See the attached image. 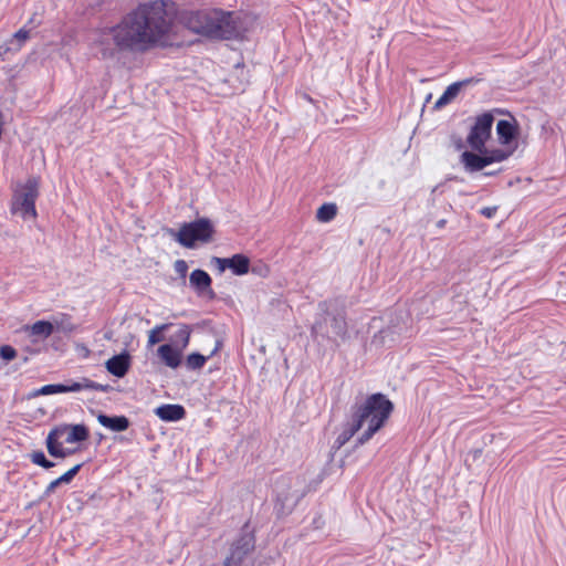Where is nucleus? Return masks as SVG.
I'll return each mask as SVG.
<instances>
[{"mask_svg": "<svg viewBox=\"0 0 566 566\" xmlns=\"http://www.w3.org/2000/svg\"><path fill=\"white\" fill-rule=\"evenodd\" d=\"M69 428H70V424L69 423H61V424H57L55 427H53L50 432L48 433V436H51L54 433H57L59 437H56V442H64L65 438L67 437L69 434Z\"/></svg>", "mask_w": 566, "mask_h": 566, "instance_id": "nucleus-32", "label": "nucleus"}, {"mask_svg": "<svg viewBox=\"0 0 566 566\" xmlns=\"http://www.w3.org/2000/svg\"><path fill=\"white\" fill-rule=\"evenodd\" d=\"M228 269L234 275L241 276L250 272V259L245 254L237 253L228 258Z\"/></svg>", "mask_w": 566, "mask_h": 566, "instance_id": "nucleus-19", "label": "nucleus"}, {"mask_svg": "<svg viewBox=\"0 0 566 566\" xmlns=\"http://www.w3.org/2000/svg\"><path fill=\"white\" fill-rule=\"evenodd\" d=\"M221 347H222V342L221 340H217L213 350L211 352V354L208 357L210 358L213 355H216L220 350Z\"/></svg>", "mask_w": 566, "mask_h": 566, "instance_id": "nucleus-46", "label": "nucleus"}, {"mask_svg": "<svg viewBox=\"0 0 566 566\" xmlns=\"http://www.w3.org/2000/svg\"><path fill=\"white\" fill-rule=\"evenodd\" d=\"M181 22L189 31L209 40H239L245 32L238 13L217 8L186 11Z\"/></svg>", "mask_w": 566, "mask_h": 566, "instance_id": "nucleus-2", "label": "nucleus"}, {"mask_svg": "<svg viewBox=\"0 0 566 566\" xmlns=\"http://www.w3.org/2000/svg\"><path fill=\"white\" fill-rule=\"evenodd\" d=\"M17 357V350L11 345H2L0 347V358L4 361L13 360Z\"/></svg>", "mask_w": 566, "mask_h": 566, "instance_id": "nucleus-35", "label": "nucleus"}, {"mask_svg": "<svg viewBox=\"0 0 566 566\" xmlns=\"http://www.w3.org/2000/svg\"><path fill=\"white\" fill-rule=\"evenodd\" d=\"M29 30H27L25 28H22L20 30H18L13 35H12V39L10 40V43L14 44L17 42V46L14 48V51H19L22 43L29 39Z\"/></svg>", "mask_w": 566, "mask_h": 566, "instance_id": "nucleus-31", "label": "nucleus"}, {"mask_svg": "<svg viewBox=\"0 0 566 566\" xmlns=\"http://www.w3.org/2000/svg\"><path fill=\"white\" fill-rule=\"evenodd\" d=\"M11 44L12 43H10V42L0 43V57L2 60L6 59V56L9 52L14 51V48H12Z\"/></svg>", "mask_w": 566, "mask_h": 566, "instance_id": "nucleus-42", "label": "nucleus"}, {"mask_svg": "<svg viewBox=\"0 0 566 566\" xmlns=\"http://www.w3.org/2000/svg\"><path fill=\"white\" fill-rule=\"evenodd\" d=\"M190 286L199 296H208L209 300L216 298V293L212 290V279L208 272L201 269H196L189 276Z\"/></svg>", "mask_w": 566, "mask_h": 566, "instance_id": "nucleus-9", "label": "nucleus"}, {"mask_svg": "<svg viewBox=\"0 0 566 566\" xmlns=\"http://www.w3.org/2000/svg\"><path fill=\"white\" fill-rule=\"evenodd\" d=\"M157 353L163 361L170 368H177L181 364V349H177L170 344L160 345Z\"/></svg>", "mask_w": 566, "mask_h": 566, "instance_id": "nucleus-18", "label": "nucleus"}, {"mask_svg": "<svg viewBox=\"0 0 566 566\" xmlns=\"http://www.w3.org/2000/svg\"><path fill=\"white\" fill-rule=\"evenodd\" d=\"M132 366V357L128 352L123 350L120 354L114 355L106 363L105 367L109 374L117 378L127 375Z\"/></svg>", "mask_w": 566, "mask_h": 566, "instance_id": "nucleus-11", "label": "nucleus"}, {"mask_svg": "<svg viewBox=\"0 0 566 566\" xmlns=\"http://www.w3.org/2000/svg\"><path fill=\"white\" fill-rule=\"evenodd\" d=\"M360 423H358V421L352 416L350 422L346 424L344 430L335 439L334 448L340 449L355 436L356 432L360 430Z\"/></svg>", "mask_w": 566, "mask_h": 566, "instance_id": "nucleus-20", "label": "nucleus"}, {"mask_svg": "<svg viewBox=\"0 0 566 566\" xmlns=\"http://www.w3.org/2000/svg\"><path fill=\"white\" fill-rule=\"evenodd\" d=\"M321 313L316 316L311 327V336L313 339L319 338L331 342L337 339L345 340L348 338V325L345 306H333L332 302L319 303Z\"/></svg>", "mask_w": 566, "mask_h": 566, "instance_id": "nucleus-4", "label": "nucleus"}, {"mask_svg": "<svg viewBox=\"0 0 566 566\" xmlns=\"http://www.w3.org/2000/svg\"><path fill=\"white\" fill-rule=\"evenodd\" d=\"M175 271L179 274L184 280L187 276L188 264L185 260H177L174 264Z\"/></svg>", "mask_w": 566, "mask_h": 566, "instance_id": "nucleus-37", "label": "nucleus"}, {"mask_svg": "<svg viewBox=\"0 0 566 566\" xmlns=\"http://www.w3.org/2000/svg\"><path fill=\"white\" fill-rule=\"evenodd\" d=\"M56 437L59 436L54 432L51 436H46L45 439L46 450L52 458L65 459L77 451L75 448H64L63 442H56Z\"/></svg>", "mask_w": 566, "mask_h": 566, "instance_id": "nucleus-17", "label": "nucleus"}, {"mask_svg": "<svg viewBox=\"0 0 566 566\" xmlns=\"http://www.w3.org/2000/svg\"><path fill=\"white\" fill-rule=\"evenodd\" d=\"M90 438V430L84 423L70 424L69 434L64 442L66 443H80L84 442Z\"/></svg>", "mask_w": 566, "mask_h": 566, "instance_id": "nucleus-21", "label": "nucleus"}, {"mask_svg": "<svg viewBox=\"0 0 566 566\" xmlns=\"http://www.w3.org/2000/svg\"><path fill=\"white\" fill-rule=\"evenodd\" d=\"M291 476H282L280 480L276 481V503L280 504L282 509H284L286 505L295 506L300 502V500L305 495V492H302L300 494L291 493Z\"/></svg>", "mask_w": 566, "mask_h": 566, "instance_id": "nucleus-10", "label": "nucleus"}, {"mask_svg": "<svg viewBox=\"0 0 566 566\" xmlns=\"http://www.w3.org/2000/svg\"><path fill=\"white\" fill-rule=\"evenodd\" d=\"M480 82V78H475V77H468V78H464L462 81H458L457 84H460V90L463 88V87H467L471 84H475V83H479Z\"/></svg>", "mask_w": 566, "mask_h": 566, "instance_id": "nucleus-45", "label": "nucleus"}, {"mask_svg": "<svg viewBox=\"0 0 566 566\" xmlns=\"http://www.w3.org/2000/svg\"><path fill=\"white\" fill-rule=\"evenodd\" d=\"M61 484H63V483H62V482H60V478H57V479L53 480V481H52V482L46 486V489H45V491H44V495H45V496L51 495V494L55 491V489H56L57 486H60Z\"/></svg>", "mask_w": 566, "mask_h": 566, "instance_id": "nucleus-43", "label": "nucleus"}, {"mask_svg": "<svg viewBox=\"0 0 566 566\" xmlns=\"http://www.w3.org/2000/svg\"><path fill=\"white\" fill-rule=\"evenodd\" d=\"M31 462L35 465H39L45 470L52 469L55 463L46 458L42 450L33 451L29 454Z\"/></svg>", "mask_w": 566, "mask_h": 566, "instance_id": "nucleus-27", "label": "nucleus"}, {"mask_svg": "<svg viewBox=\"0 0 566 566\" xmlns=\"http://www.w3.org/2000/svg\"><path fill=\"white\" fill-rule=\"evenodd\" d=\"M250 272L258 276L266 277L270 274V268L268 264L259 262L253 265L250 264Z\"/></svg>", "mask_w": 566, "mask_h": 566, "instance_id": "nucleus-34", "label": "nucleus"}, {"mask_svg": "<svg viewBox=\"0 0 566 566\" xmlns=\"http://www.w3.org/2000/svg\"><path fill=\"white\" fill-rule=\"evenodd\" d=\"M499 171L500 170H496V171L490 170V171L484 172V176H488V177L495 176Z\"/></svg>", "mask_w": 566, "mask_h": 566, "instance_id": "nucleus-49", "label": "nucleus"}, {"mask_svg": "<svg viewBox=\"0 0 566 566\" xmlns=\"http://www.w3.org/2000/svg\"><path fill=\"white\" fill-rule=\"evenodd\" d=\"M255 542L254 528L250 526V522L244 523L238 537L232 542L222 566H242L244 559L254 552Z\"/></svg>", "mask_w": 566, "mask_h": 566, "instance_id": "nucleus-6", "label": "nucleus"}, {"mask_svg": "<svg viewBox=\"0 0 566 566\" xmlns=\"http://www.w3.org/2000/svg\"><path fill=\"white\" fill-rule=\"evenodd\" d=\"M170 28L165 3L154 1L140 4L118 24L103 29L95 44L103 60H113L122 52H135L158 42Z\"/></svg>", "mask_w": 566, "mask_h": 566, "instance_id": "nucleus-1", "label": "nucleus"}, {"mask_svg": "<svg viewBox=\"0 0 566 566\" xmlns=\"http://www.w3.org/2000/svg\"><path fill=\"white\" fill-rule=\"evenodd\" d=\"M63 394L64 392H77L84 389H91L102 392H109L114 388L106 384H98L96 381L91 380L90 378L82 377L80 381L69 380L66 384H63Z\"/></svg>", "mask_w": 566, "mask_h": 566, "instance_id": "nucleus-14", "label": "nucleus"}, {"mask_svg": "<svg viewBox=\"0 0 566 566\" xmlns=\"http://www.w3.org/2000/svg\"><path fill=\"white\" fill-rule=\"evenodd\" d=\"M39 196L38 182L34 179H28L22 189L14 193L12 210H21L24 219L35 218V201Z\"/></svg>", "mask_w": 566, "mask_h": 566, "instance_id": "nucleus-8", "label": "nucleus"}, {"mask_svg": "<svg viewBox=\"0 0 566 566\" xmlns=\"http://www.w3.org/2000/svg\"><path fill=\"white\" fill-rule=\"evenodd\" d=\"M211 264L216 265L217 270L222 273L228 269V258L212 256Z\"/></svg>", "mask_w": 566, "mask_h": 566, "instance_id": "nucleus-36", "label": "nucleus"}, {"mask_svg": "<svg viewBox=\"0 0 566 566\" xmlns=\"http://www.w3.org/2000/svg\"><path fill=\"white\" fill-rule=\"evenodd\" d=\"M63 384H49L44 385L38 390H35L32 396H44V395H54V394H63Z\"/></svg>", "mask_w": 566, "mask_h": 566, "instance_id": "nucleus-30", "label": "nucleus"}, {"mask_svg": "<svg viewBox=\"0 0 566 566\" xmlns=\"http://www.w3.org/2000/svg\"><path fill=\"white\" fill-rule=\"evenodd\" d=\"M496 134L501 145L512 144L520 134L515 117L511 116V119H500L496 124Z\"/></svg>", "mask_w": 566, "mask_h": 566, "instance_id": "nucleus-12", "label": "nucleus"}, {"mask_svg": "<svg viewBox=\"0 0 566 566\" xmlns=\"http://www.w3.org/2000/svg\"><path fill=\"white\" fill-rule=\"evenodd\" d=\"M460 163L467 172H476L488 166L486 158L483 149L481 150H465L460 155Z\"/></svg>", "mask_w": 566, "mask_h": 566, "instance_id": "nucleus-13", "label": "nucleus"}, {"mask_svg": "<svg viewBox=\"0 0 566 566\" xmlns=\"http://www.w3.org/2000/svg\"><path fill=\"white\" fill-rule=\"evenodd\" d=\"M337 214V206L332 202L323 203L316 211V219L321 222H329Z\"/></svg>", "mask_w": 566, "mask_h": 566, "instance_id": "nucleus-25", "label": "nucleus"}, {"mask_svg": "<svg viewBox=\"0 0 566 566\" xmlns=\"http://www.w3.org/2000/svg\"><path fill=\"white\" fill-rule=\"evenodd\" d=\"M483 151L486 158L488 166L494 163H502L513 154V150H505L502 148L489 149L486 145H484Z\"/></svg>", "mask_w": 566, "mask_h": 566, "instance_id": "nucleus-23", "label": "nucleus"}, {"mask_svg": "<svg viewBox=\"0 0 566 566\" xmlns=\"http://www.w3.org/2000/svg\"><path fill=\"white\" fill-rule=\"evenodd\" d=\"M155 415L163 421H179L186 417V409L181 405L166 403L157 407Z\"/></svg>", "mask_w": 566, "mask_h": 566, "instance_id": "nucleus-16", "label": "nucleus"}, {"mask_svg": "<svg viewBox=\"0 0 566 566\" xmlns=\"http://www.w3.org/2000/svg\"><path fill=\"white\" fill-rule=\"evenodd\" d=\"M479 453H481V450L475 451V455H479Z\"/></svg>", "mask_w": 566, "mask_h": 566, "instance_id": "nucleus-50", "label": "nucleus"}, {"mask_svg": "<svg viewBox=\"0 0 566 566\" xmlns=\"http://www.w3.org/2000/svg\"><path fill=\"white\" fill-rule=\"evenodd\" d=\"M451 102H452V101H451V98H450V97H448V95L443 93V94H442V95L437 99V102L434 103V108H436V109H440V108L444 107L446 105H448V104H449V103H451Z\"/></svg>", "mask_w": 566, "mask_h": 566, "instance_id": "nucleus-41", "label": "nucleus"}, {"mask_svg": "<svg viewBox=\"0 0 566 566\" xmlns=\"http://www.w3.org/2000/svg\"><path fill=\"white\" fill-rule=\"evenodd\" d=\"M446 223H447V220L441 219V220H439V221L437 222V227H438V228H443V227L446 226Z\"/></svg>", "mask_w": 566, "mask_h": 566, "instance_id": "nucleus-47", "label": "nucleus"}, {"mask_svg": "<svg viewBox=\"0 0 566 566\" xmlns=\"http://www.w3.org/2000/svg\"><path fill=\"white\" fill-rule=\"evenodd\" d=\"M175 240L187 249H193L197 242L208 243L216 232L212 221L208 218H198L181 224L178 231L168 230Z\"/></svg>", "mask_w": 566, "mask_h": 566, "instance_id": "nucleus-5", "label": "nucleus"}, {"mask_svg": "<svg viewBox=\"0 0 566 566\" xmlns=\"http://www.w3.org/2000/svg\"><path fill=\"white\" fill-rule=\"evenodd\" d=\"M29 328H30L32 335H38L43 338H48L54 332L53 323L50 321H44V319L36 321Z\"/></svg>", "mask_w": 566, "mask_h": 566, "instance_id": "nucleus-24", "label": "nucleus"}, {"mask_svg": "<svg viewBox=\"0 0 566 566\" xmlns=\"http://www.w3.org/2000/svg\"><path fill=\"white\" fill-rule=\"evenodd\" d=\"M208 358V356H203L200 353H191L186 358V367L189 370H198L205 366Z\"/></svg>", "mask_w": 566, "mask_h": 566, "instance_id": "nucleus-26", "label": "nucleus"}, {"mask_svg": "<svg viewBox=\"0 0 566 566\" xmlns=\"http://www.w3.org/2000/svg\"><path fill=\"white\" fill-rule=\"evenodd\" d=\"M451 102H452V101H451V98H450V97H448V95L443 93V94H442V95L437 99V102L434 103V108H436V109H440V108L444 107L446 105H448V104H449V103H451Z\"/></svg>", "mask_w": 566, "mask_h": 566, "instance_id": "nucleus-39", "label": "nucleus"}, {"mask_svg": "<svg viewBox=\"0 0 566 566\" xmlns=\"http://www.w3.org/2000/svg\"><path fill=\"white\" fill-rule=\"evenodd\" d=\"M97 421L101 426L114 432L125 431L130 426L129 419L124 415L108 416L106 413L99 412L97 415Z\"/></svg>", "mask_w": 566, "mask_h": 566, "instance_id": "nucleus-15", "label": "nucleus"}, {"mask_svg": "<svg viewBox=\"0 0 566 566\" xmlns=\"http://www.w3.org/2000/svg\"><path fill=\"white\" fill-rule=\"evenodd\" d=\"M494 112L497 113V114H509L510 117L512 116L507 111H503L501 108H495Z\"/></svg>", "mask_w": 566, "mask_h": 566, "instance_id": "nucleus-48", "label": "nucleus"}, {"mask_svg": "<svg viewBox=\"0 0 566 566\" xmlns=\"http://www.w3.org/2000/svg\"><path fill=\"white\" fill-rule=\"evenodd\" d=\"M494 115L492 112H484L475 117V122L467 137V143L473 150L484 149V145L491 137Z\"/></svg>", "mask_w": 566, "mask_h": 566, "instance_id": "nucleus-7", "label": "nucleus"}, {"mask_svg": "<svg viewBox=\"0 0 566 566\" xmlns=\"http://www.w3.org/2000/svg\"><path fill=\"white\" fill-rule=\"evenodd\" d=\"M497 211V207H484L480 210V213L485 218H493Z\"/></svg>", "mask_w": 566, "mask_h": 566, "instance_id": "nucleus-44", "label": "nucleus"}, {"mask_svg": "<svg viewBox=\"0 0 566 566\" xmlns=\"http://www.w3.org/2000/svg\"><path fill=\"white\" fill-rule=\"evenodd\" d=\"M479 453H481V450L475 451V455H479Z\"/></svg>", "mask_w": 566, "mask_h": 566, "instance_id": "nucleus-51", "label": "nucleus"}, {"mask_svg": "<svg viewBox=\"0 0 566 566\" xmlns=\"http://www.w3.org/2000/svg\"><path fill=\"white\" fill-rule=\"evenodd\" d=\"M171 325V323H167L157 325L155 328H153L148 335V346H154L155 344H158L161 340H164L165 337L163 335V332L167 331Z\"/></svg>", "mask_w": 566, "mask_h": 566, "instance_id": "nucleus-28", "label": "nucleus"}, {"mask_svg": "<svg viewBox=\"0 0 566 566\" xmlns=\"http://www.w3.org/2000/svg\"><path fill=\"white\" fill-rule=\"evenodd\" d=\"M191 328L187 324H182L179 331L175 334L174 339L181 344V349L186 348L189 344Z\"/></svg>", "mask_w": 566, "mask_h": 566, "instance_id": "nucleus-29", "label": "nucleus"}, {"mask_svg": "<svg viewBox=\"0 0 566 566\" xmlns=\"http://www.w3.org/2000/svg\"><path fill=\"white\" fill-rule=\"evenodd\" d=\"M460 91V84H457V82H454L450 84L443 93L447 94L448 97L451 98V101H453L459 95Z\"/></svg>", "mask_w": 566, "mask_h": 566, "instance_id": "nucleus-38", "label": "nucleus"}, {"mask_svg": "<svg viewBox=\"0 0 566 566\" xmlns=\"http://www.w3.org/2000/svg\"><path fill=\"white\" fill-rule=\"evenodd\" d=\"M52 323L54 325V329L57 332L71 334L76 331V325L73 323L72 316L67 313H60L54 316Z\"/></svg>", "mask_w": 566, "mask_h": 566, "instance_id": "nucleus-22", "label": "nucleus"}, {"mask_svg": "<svg viewBox=\"0 0 566 566\" xmlns=\"http://www.w3.org/2000/svg\"><path fill=\"white\" fill-rule=\"evenodd\" d=\"M451 102H452V101H451V98H450V97H448V95L443 93V94H442V95L437 99V102L434 103V108H436V109H440V108L444 107L446 105H448V104H449V103H451Z\"/></svg>", "mask_w": 566, "mask_h": 566, "instance_id": "nucleus-40", "label": "nucleus"}, {"mask_svg": "<svg viewBox=\"0 0 566 566\" xmlns=\"http://www.w3.org/2000/svg\"><path fill=\"white\" fill-rule=\"evenodd\" d=\"M82 467H83V463H78V464L74 465L73 468H71L69 471H66L61 476H59L60 482H62L63 484L71 483L72 480L75 478V475L80 472Z\"/></svg>", "mask_w": 566, "mask_h": 566, "instance_id": "nucleus-33", "label": "nucleus"}, {"mask_svg": "<svg viewBox=\"0 0 566 566\" xmlns=\"http://www.w3.org/2000/svg\"><path fill=\"white\" fill-rule=\"evenodd\" d=\"M395 409L394 402L381 392L371 394L363 403L352 407L353 417L360 423L368 421L367 429L356 440V446L369 441L388 421Z\"/></svg>", "mask_w": 566, "mask_h": 566, "instance_id": "nucleus-3", "label": "nucleus"}]
</instances>
